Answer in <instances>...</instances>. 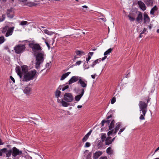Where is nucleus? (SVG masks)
<instances>
[{
	"mask_svg": "<svg viewBox=\"0 0 159 159\" xmlns=\"http://www.w3.org/2000/svg\"><path fill=\"white\" fill-rule=\"evenodd\" d=\"M97 76V75L96 74H94V75H91V77L93 79H94L95 78V76Z\"/></svg>",
	"mask_w": 159,
	"mask_h": 159,
	"instance_id": "6e6d98bb",
	"label": "nucleus"
},
{
	"mask_svg": "<svg viewBox=\"0 0 159 159\" xmlns=\"http://www.w3.org/2000/svg\"><path fill=\"white\" fill-rule=\"evenodd\" d=\"M102 152L101 151L96 152L94 154L93 156V158L94 159H97L99 156L102 155Z\"/></svg>",
	"mask_w": 159,
	"mask_h": 159,
	"instance_id": "f3484780",
	"label": "nucleus"
},
{
	"mask_svg": "<svg viewBox=\"0 0 159 159\" xmlns=\"http://www.w3.org/2000/svg\"><path fill=\"white\" fill-rule=\"evenodd\" d=\"M78 84L80 85V86L83 88L82 89H84L87 87L88 82L87 80L80 77Z\"/></svg>",
	"mask_w": 159,
	"mask_h": 159,
	"instance_id": "0eeeda50",
	"label": "nucleus"
},
{
	"mask_svg": "<svg viewBox=\"0 0 159 159\" xmlns=\"http://www.w3.org/2000/svg\"><path fill=\"white\" fill-rule=\"evenodd\" d=\"M75 53L77 55L79 56L84 54V53L83 51L79 50L76 51Z\"/></svg>",
	"mask_w": 159,
	"mask_h": 159,
	"instance_id": "2f4dec72",
	"label": "nucleus"
},
{
	"mask_svg": "<svg viewBox=\"0 0 159 159\" xmlns=\"http://www.w3.org/2000/svg\"><path fill=\"white\" fill-rule=\"evenodd\" d=\"M142 34H142V32L140 33V35H139V38H142V36H142Z\"/></svg>",
	"mask_w": 159,
	"mask_h": 159,
	"instance_id": "774afa93",
	"label": "nucleus"
},
{
	"mask_svg": "<svg viewBox=\"0 0 159 159\" xmlns=\"http://www.w3.org/2000/svg\"><path fill=\"white\" fill-rule=\"evenodd\" d=\"M143 1L147 6H152L153 3V0H143Z\"/></svg>",
	"mask_w": 159,
	"mask_h": 159,
	"instance_id": "6ab92c4d",
	"label": "nucleus"
},
{
	"mask_svg": "<svg viewBox=\"0 0 159 159\" xmlns=\"http://www.w3.org/2000/svg\"><path fill=\"white\" fill-rule=\"evenodd\" d=\"M6 18V16L5 14H2L1 17L0 18V22H2Z\"/></svg>",
	"mask_w": 159,
	"mask_h": 159,
	"instance_id": "4c0bfd02",
	"label": "nucleus"
},
{
	"mask_svg": "<svg viewBox=\"0 0 159 159\" xmlns=\"http://www.w3.org/2000/svg\"><path fill=\"white\" fill-rule=\"evenodd\" d=\"M19 1L22 2H26L27 0H18Z\"/></svg>",
	"mask_w": 159,
	"mask_h": 159,
	"instance_id": "bf43d9fd",
	"label": "nucleus"
},
{
	"mask_svg": "<svg viewBox=\"0 0 159 159\" xmlns=\"http://www.w3.org/2000/svg\"><path fill=\"white\" fill-rule=\"evenodd\" d=\"M110 122V120H103L102 122H101V125H102V126H103L104 125V124L105 123H107L108 124H109V123Z\"/></svg>",
	"mask_w": 159,
	"mask_h": 159,
	"instance_id": "7c9ffc66",
	"label": "nucleus"
},
{
	"mask_svg": "<svg viewBox=\"0 0 159 159\" xmlns=\"http://www.w3.org/2000/svg\"><path fill=\"white\" fill-rule=\"evenodd\" d=\"M106 138V134H102L101 135V139L102 141L104 142Z\"/></svg>",
	"mask_w": 159,
	"mask_h": 159,
	"instance_id": "72a5a7b5",
	"label": "nucleus"
},
{
	"mask_svg": "<svg viewBox=\"0 0 159 159\" xmlns=\"http://www.w3.org/2000/svg\"><path fill=\"white\" fill-rule=\"evenodd\" d=\"M16 70L18 75H19V74H20V73H21L20 68L19 66L16 67Z\"/></svg>",
	"mask_w": 159,
	"mask_h": 159,
	"instance_id": "473e14b6",
	"label": "nucleus"
},
{
	"mask_svg": "<svg viewBox=\"0 0 159 159\" xmlns=\"http://www.w3.org/2000/svg\"><path fill=\"white\" fill-rule=\"evenodd\" d=\"M25 48V44H19L15 47L14 50L16 53L20 54L24 52Z\"/></svg>",
	"mask_w": 159,
	"mask_h": 159,
	"instance_id": "39448f33",
	"label": "nucleus"
},
{
	"mask_svg": "<svg viewBox=\"0 0 159 159\" xmlns=\"http://www.w3.org/2000/svg\"><path fill=\"white\" fill-rule=\"evenodd\" d=\"M29 24V23L28 22L26 21H23L20 22V25H28Z\"/></svg>",
	"mask_w": 159,
	"mask_h": 159,
	"instance_id": "c9c22d12",
	"label": "nucleus"
},
{
	"mask_svg": "<svg viewBox=\"0 0 159 159\" xmlns=\"http://www.w3.org/2000/svg\"><path fill=\"white\" fill-rule=\"evenodd\" d=\"M80 77L77 76H72L68 81V84L70 85L73 83L77 82V81H79Z\"/></svg>",
	"mask_w": 159,
	"mask_h": 159,
	"instance_id": "9d476101",
	"label": "nucleus"
},
{
	"mask_svg": "<svg viewBox=\"0 0 159 159\" xmlns=\"http://www.w3.org/2000/svg\"><path fill=\"white\" fill-rule=\"evenodd\" d=\"M44 33L49 35H51L53 34V33L52 32L49 31L47 30H44Z\"/></svg>",
	"mask_w": 159,
	"mask_h": 159,
	"instance_id": "f704fd0d",
	"label": "nucleus"
},
{
	"mask_svg": "<svg viewBox=\"0 0 159 159\" xmlns=\"http://www.w3.org/2000/svg\"><path fill=\"white\" fill-rule=\"evenodd\" d=\"M99 159H107L106 157H101Z\"/></svg>",
	"mask_w": 159,
	"mask_h": 159,
	"instance_id": "13d9d810",
	"label": "nucleus"
},
{
	"mask_svg": "<svg viewBox=\"0 0 159 159\" xmlns=\"http://www.w3.org/2000/svg\"><path fill=\"white\" fill-rule=\"evenodd\" d=\"M125 129V127H124L121 128L119 130V132L118 133V134L120 135L121 134V132H123Z\"/></svg>",
	"mask_w": 159,
	"mask_h": 159,
	"instance_id": "a19ab883",
	"label": "nucleus"
},
{
	"mask_svg": "<svg viewBox=\"0 0 159 159\" xmlns=\"http://www.w3.org/2000/svg\"><path fill=\"white\" fill-rule=\"evenodd\" d=\"M121 125V123L120 122L117 123L116 124V127L114 129L109 131L107 133V135L109 136L112 134H114L115 135L120 129Z\"/></svg>",
	"mask_w": 159,
	"mask_h": 159,
	"instance_id": "423d86ee",
	"label": "nucleus"
},
{
	"mask_svg": "<svg viewBox=\"0 0 159 159\" xmlns=\"http://www.w3.org/2000/svg\"><path fill=\"white\" fill-rule=\"evenodd\" d=\"M45 43L46 44V45H47L48 48L49 49L50 48V46L49 44V43H48V42L46 40H45Z\"/></svg>",
	"mask_w": 159,
	"mask_h": 159,
	"instance_id": "09e8293b",
	"label": "nucleus"
},
{
	"mask_svg": "<svg viewBox=\"0 0 159 159\" xmlns=\"http://www.w3.org/2000/svg\"><path fill=\"white\" fill-rule=\"evenodd\" d=\"M22 70L23 72L25 74L27 73L28 70V66L26 65H24L21 66Z\"/></svg>",
	"mask_w": 159,
	"mask_h": 159,
	"instance_id": "4be33fe9",
	"label": "nucleus"
},
{
	"mask_svg": "<svg viewBox=\"0 0 159 159\" xmlns=\"http://www.w3.org/2000/svg\"><path fill=\"white\" fill-rule=\"evenodd\" d=\"M14 29V27H9L6 33V34L5 35V36L6 37H8L12 35L13 34Z\"/></svg>",
	"mask_w": 159,
	"mask_h": 159,
	"instance_id": "ddd939ff",
	"label": "nucleus"
},
{
	"mask_svg": "<svg viewBox=\"0 0 159 159\" xmlns=\"http://www.w3.org/2000/svg\"><path fill=\"white\" fill-rule=\"evenodd\" d=\"M112 142L111 141V137H108L105 140V143L107 145H109L111 144Z\"/></svg>",
	"mask_w": 159,
	"mask_h": 159,
	"instance_id": "aec40b11",
	"label": "nucleus"
},
{
	"mask_svg": "<svg viewBox=\"0 0 159 159\" xmlns=\"http://www.w3.org/2000/svg\"><path fill=\"white\" fill-rule=\"evenodd\" d=\"M70 73V72H68L66 73L63 74L61 76L60 80H62L65 79Z\"/></svg>",
	"mask_w": 159,
	"mask_h": 159,
	"instance_id": "b1692460",
	"label": "nucleus"
},
{
	"mask_svg": "<svg viewBox=\"0 0 159 159\" xmlns=\"http://www.w3.org/2000/svg\"><path fill=\"white\" fill-rule=\"evenodd\" d=\"M61 93V92L58 89H57L55 92V96L56 98H58L60 97Z\"/></svg>",
	"mask_w": 159,
	"mask_h": 159,
	"instance_id": "c85d7f7f",
	"label": "nucleus"
},
{
	"mask_svg": "<svg viewBox=\"0 0 159 159\" xmlns=\"http://www.w3.org/2000/svg\"><path fill=\"white\" fill-rule=\"evenodd\" d=\"M11 150H10V151L8 152L7 153V152H6V154L7 155V157H9L11 154Z\"/></svg>",
	"mask_w": 159,
	"mask_h": 159,
	"instance_id": "79ce46f5",
	"label": "nucleus"
},
{
	"mask_svg": "<svg viewBox=\"0 0 159 159\" xmlns=\"http://www.w3.org/2000/svg\"><path fill=\"white\" fill-rule=\"evenodd\" d=\"M64 86V85H62L63 87L62 89V90L63 91H64L66 89H67L69 88V86L68 85L65 86Z\"/></svg>",
	"mask_w": 159,
	"mask_h": 159,
	"instance_id": "37998d69",
	"label": "nucleus"
},
{
	"mask_svg": "<svg viewBox=\"0 0 159 159\" xmlns=\"http://www.w3.org/2000/svg\"><path fill=\"white\" fill-rule=\"evenodd\" d=\"M143 22L145 24L149 23L150 21V18L147 14L146 12L143 13Z\"/></svg>",
	"mask_w": 159,
	"mask_h": 159,
	"instance_id": "f8f14e48",
	"label": "nucleus"
},
{
	"mask_svg": "<svg viewBox=\"0 0 159 159\" xmlns=\"http://www.w3.org/2000/svg\"><path fill=\"white\" fill-rule=\"evenodd\" d=\"M61 103L62 106L64 107H67L69 105V103H67V102L63 100H61Z\"/></svg>",
	"mask_w": 159,
	"mask_h": 159,
	"instance_id": "c756f323",
	"label": "nucleus"
},
{
	"mask_svg": "<svg viewBox=\"0 0 159 159\" xmlns=\"http://www.w3.org/2000/svg\"><path fill=\"white\" fill-rule=\"evenodd\" d=\"M7 146L8 148H11V145H7Z\"/></svg>",
	"mask_w": 159,
	"mask_h": 159,
	"instance_id": "69168bd1",
	"label": "nucleus"
},
{
	"mask_svg": "<svg viewBox=\"0 0 159 159\" xmlns=\"http://www.w3.org/2000/svg\"><path fill=\"white\" fill-rule=\"evenodd\" d=\"M93 52H89V53L88 55H89V54H90L91 55V56H92L93 55Z\"/></svg>",
	"mask_w": 159,
	"mask_h": 159,
	"instance_id": "e2e57ef3",
	"label": "nucleus"
},
{
	"mask_svg": "<svg viewBox=\"0 0 159 159\" xmlns=\"http://www.w3.org/2000/svg\"><path fill=\"white\" fill-rule=\"evenodd\" d=\"M14 10L11 8L7 9V17L9 18H12L14 16Z\"/></svg>",
	"mask_w": 159,
	"mask_h": 159,
	"instance_id": "1a4fd4ad",
	"label": "nucleus"
},
{
	"mask_svg": "<svg viewBox=\"0 0 159 159\" xmlns=\"http://www.w3.org/2000/svg\"><path fill=\"white\" fill-rule=\"evenodd\" d=\"M150 101L149 98L147 101V103H148ZM139 112L140 116L139 117V119L141 120L145 119V116L147 111V107L148 103L142 101H140L139 102Z\"/></svg>",
	"mask_w": 159,
	"mask_h": 159,
	"instance_id": "f257e3e1",
	"label": "nucleus"
},
{
	"mask_svg": "<svg viewBox=\"0 0 159 159\" xmlns=\"http://www.w3.org/2000/svg\"><path fill=\"white\" fill-rule=\"evenodd\" d=\"M115 123V120H112L109 126V130H111L112 129H113V128H114Z\"/></svg>",
	"mask_w": 159,
	"mask_h": 159,
	"instance_id": "412c9836",
	"label": "nucleus"
},
{
	"mask_svg": "<svg viewBox=\"0 0 159 159\" xmlns=\"http://www.w3.org/2000/svg\"><path fill=\"white\" fill-rule=\"evenodd\" d=\"M36 72V70H34L26 73L23 76V81L27 82L32 80L34 78Z\"/></svg>",
	"mask_w": 159,
	"mask_h": 159,
	"instance_id": "7ed1b4c3",
	"label": "nucleus"
},
{
	"mask_svg": "<svg viewBox=\"0 0 159 159\" xmlns=\"http://www.w3.org/2000/svg\"><path fill=\"white\" fill-rule=\"evenodd\" d=\"M91 58V56H90L89 55L88 57L87 58H86V60L87 61V63H88V61Z\"/></svg>",
	"mask_w": 159,
	"mask_h": 159,
	"instance_id": "8fccbe9b",
	"label": "nucleus"
},
{
	"mask_svg": "<svg viewBox=\"0 0 159 159\" xmlns=\"http://www.w3.org/2000/svg\"><path fill=\"white\" fill-rule=\"evenodd\" d=\"M64 100L67 102H71L74 99V98L72 95L70 93H66L64 96Z\"/></svg>",
	"mask_w": 159,
	"mask_h": 159,
	"instance_id": "6e6552de",
	"label": "nucleus"
},
{
	"mask_svg": "<svg viewBox=\"0 0 159 159\" xmlns=\"http://www.w3.org/2000/svg\"><path fill=\"white\" fill-rule=\"evenodd\" d=\"M82 105H78L77 106V108H80L82 107Z\"/></svg>",
	"mask_w": 159,
	"mask_h": 159,
	"instance_id": "0e129e2a",
	"label": "nucleus"
},
{
	"mask_svg": "<svg viewBox=\"0 0 159 159\" xmlns=\"http://www.w3.org/2000/svg\"><path fill=\"white\" fill-rule=\"evenodd\" d=\"M111 118H113V116L112 115H110L108 116H107V119H109Z\"/></svg>",
	"mask_w": 159,
	"mask_h": 159,
	"instance_id": "864d4df0",
	"label": "nucleus"
},
{
	"mask_svg": "<svg viewBox=\"0 0 159 159\" xmlns=\"http://www.w3.org/2000/svg\"><path fill=\"white\" fill-rule=\"evenodd\" d=\"M81 90V94L76 96L75 98V100L77 101H79L84 95V89H82Z\"/></svg>",
	"mask_w": 159,
	"mask_h": 159,
	"instance_id": "2eb2a0df",
	"label": "nucleus"
},
{
	"mask_svg": "<svg viewBox=\"0 0 159 159\" xmlns=\"http://www.w3.org/2000/svg\"><path fill=\"white\" fill-rule=\"evenodd\" d=\"M107 152L108 154H111L113 153L112 150H107Z\"/></svg>",
	"mask_w": 159,
	"mask_h": 159,
	"instance_id": "a18cd8bd",
	"label": "nucleus"
},
{
	"mask_svg": "<svg viewBox=\"0 0 159 159\" xmlns=\"http://www.w3.org/2000/svg\"><path fill=\"white\" fill-rule=\"evenodd\" d=\"M103 142L100 140H98L97 142L96 143V146L98 148H103L102 147L103 146Z\"/></svg>",
	"mask_w": 159,
	"mask_h": 159,
	"instance_id": "a211bd4d",
	"label": "nucleus"
},
{
	"mask_svg": "<svg viewBox=\"0 0 159 159\" xmlns=\"http://www.w3.org/2000/svg\"><path fill=\"white\" fill-rule=\"evenodd\" d=\"M89 136H88V135H85V136L82 139V141L83 142H85L89 138Z\"/></svg>",
	"mask_w": 159,
	"mask_h": 159,
	"instance_id": "ea45409f",
	"label": "nucleus"
},
{
	"mask_svg": "<svg viewBox=\"0 0 159 159\" xmlns=\"http://www.w3.org/2000/svg\"><path fill=\"white\" fill-rule=\"evenodd\" d=\"M113 50V48H110L108 49L107 51H106L104 54V56H106L109 54L111 52L112 50Z\"/></svg>",
	"mask_w": 159,
	"mask_h": 159,
	"instance_id": "cd10ccee",
	"label": "nucleus"
},
{
	"mask_svg": "<svg viewBox=\"0 0 159 159\" xmlns=\"http://www.w3.org/2000/svg\"><path fill=\"white\" fill-rule=\"evenodd\" d=\"M92 131V130H90L86 135H88V136H89L91 134V133Z\"/></svg>",
	"mask_w": 159,
	"mask_h": 159,
	"instance_id": "5fc2aeb1",
	"label": "nucleus"
},
{
	"mask_svg": "<svg viewBox=\"0 0 159 159\" xmlns=\"http://www.w3.org/2000/svg\"><path fill=\"white\" fill-rule=\"evenodd\" d=\"M12 155L14 157H16L17 155H20L22 153L21 151H19V150H13Z\"/></svg>",
	"mask_w": 159,
	"mask_h": 159,
	"instance_id": "dca6fc26",
	"label": "nucleus"
},
{
	"mask_svg": "<svg viewBox=\"0 0 159 159\" xmlns=\"http://www.w3.org/2000/svg\"><path fill=\"white\" fill-rule=\"evenodd\" d=\"M31 90V88L29 87H26L25 88L24 90V92L26 94H29Z\"/></svg>",
	"mask_w": 159,
	"mask_h": 159,
	"instance_id": "393cba45",
	"label": "nucleus"
},
{
	"mask_svg": "<svg viewBox=\"0 0 159 159\" xmlns=\"http://www.w3.org/2000/svg\"><path fill=\"white\" fill-rule=\"evenodd\" d=\"M9 27L8 26H5L2 29V32L3 34H5L7 32V30Z\"/></svg>",
	"mask_w": 159,
	"mask_h": 159,
	"instance_id": "a878e982",
	"label": "nucleus"
},
{
	"mask_svg": "<svg viewBox=\"0 0 159 159\" xmlns=\"http://www.w3.org/2000/svg\"><path fill=\"white\" fill-rule=\"evenodd\" d=\"M116 101V98L115 97H113L111 100V104H114Z\"/></svg>",
	"mask_w": 159,
	"mask_h": 159,
	"instance_id": "c03bdc74",
	"label": "nucleus"
},
{
	"mask_svg": "<svg viewBox=\"0 0 159 159\" xmlns=\"http://www.w3.org/2000/svg\"><path fill=\"white\" fill-rule=\"evenodd\" d=\"M137 3L140 8L143 11L146 10V7L145 4L143 2L141 1H139Z\"/></svg>",
	"mask_w": 159,
	"mask_h": 159,
	"instance_id": "4468645a",
	"label": "nucleus"
},
{
	"mask_svg": "<svg viewBox=\"0 0 159 159\" xmlns=\"http://www.w3.org/2000/svg\"><path fill=\"white\" fill-rule=\"evenodd\" d=\"M5 41L4 37L2 36L0 37V44L3 43Z\"/></svg>",
	"mask_w": 159,
	"mask_h": 159,
	"instance_id": "58836bf2",
	"label": "nucleus"
},
{
	"mask_svg": "<svg viewBox=\"0 0 159 159\" xmlns=\"http://www.w3.org/2000/svg\"><path fill=\"white\" fill-rule=\"evenodd\" d=\"M7 150H0V156H2V152H5Z\"/></svg>",
	"mask_w": 159,
	"mask_h": 159,
	"instance_id": "de8ad7c7",
	"label": "nucleus"
},
{
	"mask_svg": "<svg viewBox=\"0 0 159 159\" xmlns=\"http://www.w3.org/2000/svg\"><path fill=\"white\" fill-rule=\"evenodd\" d=\"M101 61V59H97L95 61H94L92 63V64L91 65V66L92 67H94V66L96 64L98 63H99Z\"/></svg>",
	"mask_w": 159,
	"mask_h": 159,
	"instance_id": "5701e85b",
	"label": "nucleus"
},
{
	"mask_svg": "<svg viewBox=\"0 0 159 159\" xmlns=\"http://www.w3.org/2000/svg\"><path fill=\"white\" fill-rule=\"evenodd\" d=\"M147 31V29L145 28H144L143 29V30L142 32V34H143L145 32Z\"/></svg>",
	"mask_w": 159,
	"mask_h": 159,
	"instance_id": "4d7b16f0",
	"label": "nucleus"
},
{
	"mask_svg": "<svg viewBox=\"0 0 159 159\" xmlns=\"http://www.w3.org/2000/svg\"><path fill=\"white\" fill-rule=\"evenodd\" d=\"M107 57L106 56H105L104 57H103L101 60H102V61H103L107 58Z\"/></svg>",
	"mask_w": 159,
	"mask_h": 159,
	"instance_id": "680f3d73",
	"label": "nucleus"
},
{
	"mask_svg": "<svg viewBox=\"0 0 159 159\" xmlns=\"http://www.w3.org/2000/svg\"><path fill=\"white\" fill-rule=\"evenodd\" d=\"M29 46L32 49V51L34 53H36L38 52H42V48L38 43H30L29 44Z\"/></svg>",
	"mask_w": 159,
	"mask_h": 159,
	"instance_id": "20e7f679",
	"label": "nucleus"
},
{
	"mask_svg": "<svg viewBox=\"0 0 159 159\" xmlns=\"http://www.w3.org/2000/svg\"><path fill=\"white\" fill-rule=\"evenodd\" d=\"M45 53L43 51L38 52L36 54V58L37 62L36 63L35 66L36 69H37L39 68L40 66V64L43 62L45 58Z\"/></svg>",
	"mask_w": 159,
	"mask_h": 159,
	"instance_id": "f03ea898",
	"label": "nucleus"
},
{
	"mask_svg": "<svg viewBox=\"0 0 159 159\" xmlns=\"http://www.w3.org/2000/svg\"><path fill=\"white\" fill-rule=\"evenodd\" d=\"M157 10V7L156 6H154L151 10L150 14L154 15V11Z\"/></svg>",
	"mask_w": 159,
	"mask_h": 159,
	"instance_id": "bb28decb",
	"label": "nucleus"
},
{
	"mask_svg": "<svg viewBox=\"0 0 159 159\" xmlns=\"http://www.w3.org/2000/svg\"><path fill=\"white\" fill-rule=\"evenodd\" d=\"M61 89H62V86L61 85H60L59 86V87L57 89H58V90H60Z\"/></svg>",
	"mask_w": 159,
	"mask_h": 159,
	"instance_id": "052dcab7",
	"label": "nucleus"
},
{
	"mask_svg": "<svg viewBox=\"0 0 159 159\" xmlns=\"http://www.w3.org/2000/svg\"><path fill=\"white\" fill-rule=\"evenodd\" d=\"M143 20V14L142 12L138 11L137 17L135 19L136 21L139 23L142 22Z\"/></svg>",
	"mask_w": 159,
	"mask_h": 159,
	"instance_id": "9b49d317",
	"label": "nucleus"
},
{
	"mask_svg": "<svg viewBox=\"0 0 159 159\" xmlns=\"http://www.w3.org/2000/svg\"><path fill=\"white\" fill-rule=\"evenodd\" d=\"M91 144L89 142H86L85 143L84 147L86 148L90 146Z\"/></svg>",
	"mask_w": 159,
	"mask_h": 159,
	"instance_id": "49530a36",
	"label": "nucleus"
},
{
	"mask_svg": "<svg viewBox=\"0 0 159 159\" xmlns=\"http://www.w3.org/2000/svg\"><path fill=\"white\" fill-rule=\"evenodd\" d=\"M50 63H48L46 64V66L47 67V66H48L49 65H50Z\"/></svg>",
	"mask_w": 159,
	"mask_h": 159,
	"instance_id": "338daca9",
	"label": "nucleus"
},
{
	"mask_svg": "<svg viewBox=\"0 0 159 159\" xmlns=\"http://www.w3.org/2000/svg\"><path fill=\"white\" fill-rule=\"evenodd\" d=\"M82 61H77L75 63L76 65H79L81 63Z\"/></svg>",
	"mask_w": 159,
	"mask_h": 159,
	"instance_id": "3c124183",
	"label": "nucleus"
},
{
	"mask_svg": "<svg viewBox=\"0 0 159 159\" xmlns=\"http://www.w3.org/2000/svg\"><path fill=\"white\" fill-rule=\"evenodd\" d=\"M10 78L11 79L12 81L14 83H15V80H14V79L12 76H10Z\"/></svg>",
	"mask_w": 159,
	"mask_h": 159,
	"instance_id": "603ef678",
	"label": "nucleus"
},
{
	"mask_svg": "<svg viewBox=\"0 0 159 159\" xmlns=\"http://www.w3.org/2000/svg\"><path fill=\"white\" fill-rule=\"evenodd\" d=\"M128 17L129 18V20L131 21H133L135 20L134 17L131 16L130 15H128Z\"/></svg>",
	"mask_w": 159,
	"mask_h": 159,
	"instance_id": "e433bc0d",
	"label": "nucleus"
}]
</instances>
